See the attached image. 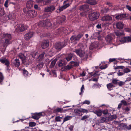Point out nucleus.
I'll return each mask as SVG.
<instances>
[{
  "label": "nucleus",
  "mask_w": 131,
  "mask_h": 131,
  "mask_svg": "<svg viewBox=\"0 0 131 131\" xmlns=\"http://www.w3.org/2000/svg\"><path fill=\"white\" fill-rule=\"evenodd\" d=\"M71 64V65H73V66H75L78 65V63L76 62H74L73 61H71L70 62Z\"/></svg>",
  "instance_id": "nucleus-51"
},
{
  "label": "nucleus",
  "mask_w": 131,
  "mask_h": 131,
  "mask_svg": "<svg viewBox=\"0 0 131 131\" xmlns=\"http://www.w3.org/2000/svg\"><path fill=\"white\" fill-rule=\"evenodd\" d=\"M29 126L30 127H33L35 126L36 125V124L34 122H31L29 123Z\"/></svg>",
  "instance_id": "nucleus-47"
},
{
  "label": "nucleus",
  "mask_w": 131,
  "mask_h": 131,
  "mask_svg": "<svg viewBox=\"0 0 131 131\" xmlns=\"http://www.w3.org/2000/svg\"><path fill=\"white\" fill-rule=\"evenodd\" d=\"M121 41L124 42H131V36L124 37L122 39Z\"/></svg>",
  "instance_id": "nucleus-19"
},
{
  "label": "nucleus",
  "mask_w": 131,
  "mask_h": 131,
  "mask_svg": "<svg viewBox=\"0 0 131 131\" xmlns=\"http://www.w3.org/2000/svg\"><path fill=\"white\" fill-rule=\"evenodd\" d=\"M14 63L16 67H18L20 65V62L19 60L18 59H15V62Z\"/></svg>",
  "instance_id": "nucleus-37"
},
{
  "label": "nucleus",
  "mask_w": 131,
  "mask_h": 131,
  "mask_svg": "<svg viewBox=\"0 0 131 131\" xmlns=\"http://www.w3.org/2000/svg\"><path fill=\"white\" fill-rule=\"evenodd\" d=\"M73 65L69 64L66 66H65L62 68L63 70H69L73 67Z\"/></svg>",
  "instance_id": "nucleus-24"
},
{
  "label": "nucleus",
  "mask_w": 131,
  "mask_h": 131,
  "mask_svg": "<svg viewBox=\"0 0 131 131\" xmlns=\"http://www.w3.org/2000/svg\"><path fill=\"white\" fill-rule=\"evenodd\" d=\"M125 15L124 14H121L120 15L117 16L115 18L116 19H119L120 20L122 19L123 18L125 17Z\"/></svg>",
  "instance_id": "nucleus-36"
},
{
  "label": "nucleus",
  "mask_w": 131,
  "mask_h": 131,
  "mask_svg": "<svg viewBox=\"0 0 131 131\" xmlns=\"http://www.w3.org/2000/svg\"><path fill=\"white\" fill-rule=\"evenodd\" d=\"M8 19H14L15 18V15L14 14H9L8 15Z\"/></svg>",
  "instance_id": "nucleus-38"
},
{
  "label": "nucleus",
  "mask_w": 131,
  "mask_h": 131,
  "mask_svg": "<svg viewBox=\"0 0 131 131\" xmlns=\"http://www.w3.org/2000/svg\"><path fill=\"white\" fill-rule=\"evenodd\" d=\"M15 31L17 32H21L27 29L23 24L17 25L15 26Z\"/></svg>",
  "instance_id": "nucleus-6"
},
{
  "label": "nucleus",
  "mask_w": 131,
  "mask_h": 131,
  "mask_svg": "<svg viewBox=\"0 0 131 131\" xmlns=\"http://www.w3.org/2000/svg\"><path fill=\"white\" fill-rule=\"evenodd\" d=\"M43 66V62H39L37 63L34 68L36 70H39L42 68Z\"/></svg>",
  "instance_id": "nucleus-18"
},
{
  "label": "nucleus",
  "mask_w": 131,
  "mask_h": 131,
  "mask_svg": "<svg viewBox=\"0 0 131 131\" xmlns=\"http://www.w3.org/2000/svg\"><path fill=\"white\" fill-rule=\"evenodd\" d=\"M118 80L116 79H114L112 80V83L115 84H116L118 83Z\"/></svg>",
  "instance_id": "nucleus-58"
},
{
  "label": "nucleus",
  "mask_w": 131,
  "mask_h": 131,
  "mask_svg": "<svg viewBox=\"0 0 131 131\" xmlns=\"http://www.w3.org/2000/svg\"><path fill=\"white\" fill-rule=\"evenodd\" d=\"M37 13L34 10H29L26 13L27 15L30 18L34 17L36 16Z\"/></svg>",
  "instance_id": "nucleus-8"
},
{
  "label": "nucleus",
  "mask_w": 131,
  "mask_h": 131,
  "mask_svg": "<svg viewBox=\"0 0 131 131\" xmlns=\"http://www.w3.org/2000/svg\"><path fill=\"white\" fill-rule=\"evenodd\" d=\"M125 31L126 32L131 33V29L129 28H125Z\"/></svg>",
  "instance_id": "nucleus-57"
},
{
  "label": "nucleus",
  "mask_w": 131,
  "mask_h": 131,
  "mask_svg": "<svg viewBox=\"0 0 131 131\" xmlns=\"http://www.w3.org/2000/svg\"><path fill=\"white\" fill-rule=\"evenodd\" d=\"M66 17L64 16H61L60 17H59L57 21V23H53V26L54 27L57 24H60L63 22L65 20Z\"/></svg>",
  "instance_id": "nucleus-9"
},
{
  "label": "nucleus",
  "mask_w": 131,
  "mask_h": 131,
  "mask_svg": "<svg viewBox=\"0 0 131 131\" xmlns=\"http://www.w3.org/2000/svg\"><path fill=\"white\" fill-rule=\"evenodd\" d=\"M88 3L91 5H94L96 4V2L95 0H89Z\"/></svg>",
  "instance_id": "nucleus-41"
},
{
  "label": "nucleus",
  "mask_w": 131,
  "mask_h": 131,
  "mask_svg": "<svg viewBox=\"0 0 131 131\" xmlns=\"http://www.w3.org/2000/svg\"><path fill=\"white\" fill-rule=\"evenodd\" d=\"M74 52H75L77 55L80 57H82V50L81 49H77Z\"/></svg>",
  "instance_id": "nucleus-27"
},
{
  "label": "nucleus",
  "mask_w": 131,
  "mask_h": 131,
  "mask_svg": "<svg viewBox=\"0 0 131 131\" xmlns=\"http://www.w3.org/2000/svg\"><path fill=\"white\" fill-rule=\"evenodd\" d=\"M131 80V78L130 77H128L127 78L126 80L124 82L126 84H128L126 83L127 82H129Z\"/></svg>",
  "instance_id": "nucleus-55"
},
{
  "label": "nucleus",
  "mask_w": 131,
  "mask_h": 131,
  "mask_svg": "<svg viewBox=\"0 0 131 131\" xmlns=\"http://www.w3.org/2000/svg\"><path fill=\"white\" fill-rule=\"evenodd\" d=\"M96 27L98 29H101L102 28L101 25V24L99 23L96 26Z\"/></svg>",
  "instance_id": "nucleus-62"
},
{
  "label": "nucleus",
  "mask_w": 131,
  "mask_h": 131,
  "mask_svg": "<svg viewBox=\"0 0 131 131\" xmlns=\"http://www.w3.org/2000/svg\"><path fill=\"white\" fill-rule=\"evenodd\" d=\"M109 11L108 8L104 7L102 8L101 10V12L102 14H104L107 13Z\"/></svg>",
  "instance_id": "nucleus-31"
},
{
  "label": "nucleus",
  "mask_w": 131,
  "mask_h": 131,
  "mask_svg": "<svg viewBox=\"0 0 131 131\" xmlns=\"http://www.w3.org/2000/svg\"><path fill=\"white\" fill-rule=\"evenodd\" d=\"M2 37L5 38L4 43L5 46H7L12 43V36L11 34H4L3 35Z\"/></svg>",
  "instance_id": "nucleus-2"
},
{
  "label": "nucleus",
  "mask_w": 131,
  "mask_h": 131,
  "mask_svg": "<svg viewBox=\"0 0 131 131\" xmlns=\"http://www.w3.org/2000/svg\"><path fill=\"white\" fill-rule=\"evenodd\" d=\"M90 9L89 6L88 4L82 5V17L87 16L88 13V11Z\"/></svg>",
  "instance_id": "nucleus-4"
},
{
  "label": "nucleus",
  "mask_w": 131,
  "mask_h": 131,
  "mask_svg": "<svg viewBox=\"0 0 131 131\" xmlns=\"http://www.w3.org/2000/svg\"><path fill=\"white\" fill-rule=\"evenodd\" d=\"M66 30V29L63 27L59 28L56 31L55 34L56 35H58L59 34L62 32H65Z\"/></svg>",
  "instance_id": "nucleus-13"
},
{
  "label": "nucleus",
  "mask_w": 131,
  "mask_h": 131,
  "mask_svg": "<svg viewBox=\"0 0 131 131\" xmlns=\"http://www.w3.org/2000/svg\"><path fill=\"white\" fill-rule=\"evenodd\" d=\"M94 112L98 116H100L102 114V110L99 109L95 111Z\"/></svg>",
  "instance_id": "nucleus-28"
},
{
  "label": "nucleus",
  "mask_w": 131,
  "mask_h": 131,
  "mask_svg": "<svg viewBox=\"0 0 131 131\" xmlns=\"http://www.w3.org/2000/svg\"><path fill=\"white\" fill-rule=\"evenodd\" d=\"M67 63V62L66 61L65 59L60 60L59 62L58 66L59 67H62L65 65Z\"/></svg>",
  "instance_id": "nucleus-25"
},
{
  "label": "nucleus",
  "mask_w": 131,
  "mask_h": 131,
  "mask_svg": "<svg viewBox=\"0 0 131 131\" xmlns=\"http://www.w3.org/2000/svg\"><path fill=\"white\" fill-rule=\"evenodd\" d=\"M37 2L40 3L43 2L44 5H46L49 3L50 1L49 0H36Z\"/></svg>",
  "instance_id": "nucleus-30"
},
{
  "label": "nucleus",
  "mask_w": 131,
  "mask_h": 131,
  "mask_svg": "<svg viewBox=\"0 0 131 131\" xmlns=\"http://www.w3.org/2000/svg\"><path fill=\"white\" fill-rule=\"evenodd\" d=\"M106 120V119L105 118L102 117L100 120V121H99V122L102 123H104L105 122V121Z\"/></svg>",
  "instance_id": "nucleus-50"
},
{
  "label": "nucleus",
  "mask_w": 131,
  "mask_h": 131,
  "mask_svg": "<svg viewBox=\"0 0 131 131\" xmlns=\"http://www.w3.org/2000/svg\"><path fill=\"white\" fill-rule=\"evenodd\" d=\"M82 60H86L88 58L87 53L82 51Z\"/></svg>",
  "instance_id": "nucleus-35"
},
{
  "label": "nucleus",
  "mask_w": 131,
  "mask_h": 131,
  "mask_svg": "<svg viewBox=\"0 0 131 131\" xmlns=\"http://www.w3.org/2000/svg\"><path fill=\"white\" fill-rule=\"evenodd\" d=\"M114 34L117 37H119L120 36L123 35V33L119 30L115 31Z\"/></svg>",
  "instance_id": "nucleus-29"
},
{
  "label": "nucleus",
  "mask_w": 131,
  "mask_h": 131,
  "mask_svg": "<svg viewBox=\"0 0 131 131\" xmlns=\"http://www.w3.org/2000/svg\"><path fill=\"white\" fill-rule=\"evenodd\" d=\"M49 42L48 40H44L41 44V47L42 49H45L49 46Z\"/></svg>",
  "instance_id": "nucleus-15"
},
{
  "label": "nucleus",
  "mask_w": 131,
  "mask_h": 131,
  "mask_svg": "<svg viewBox=\"0 0 131 131\" xmlns=\"http://www.w3.org/2000/svg\"><path fill=\"white\" fill-rule=\"evenodd\" d=\"M124 24L121 22H118L116 24V27L117 28L119 29H122L124 27Z\"/></svg>",
  "instance_id": "nucleus-22"
},
{
  "label": "nucleus",
  "mask_w": 131,
  "mask_h": 131,
  "mask_svg": "<svg viewBox=\"0 0 131 131\" xmlns=\"http://www.w3.org/2000/svg\"><path fill=\"white\" fill-rule=\"evenodd\" d=\"M107 67V66L106 64L104 65L103 66H101L100 67V68L101 69H104Z\"/></svg>",
  "instance_id": "nucleus-59"
},
{
  "label": "nucleus",
  "mask_w": 131,
  "mask_h": 131,
  "mask_svg": "<svg viewBox=\"0 0 131 131\" xmlns=\"http://www.w3.org/2000/svg\"><path fill=\"white\" fill-rule=\"evenodd\" d=\"M122 126L123 127V129H126L128 130L131 129V124L129 125L128 126H127L126 124H123L122 125Z\"/></svg>",
  "instance_id": "nucleus-26"
},
{
  "label": "nucleus",
  "mask_w": 131,
  "mask_h": 131,
  "mask_svg": "<svg viewBox=\"0 0 131 131\" xmlns=\"http://www.w3.org/2000/svg\"><path fill=\"white\" fill-rule=\"evenodd\" d=\"M63 112V109L60 108H57L55 109L54 112V113H58L60 112V113H62Z\"/></svg>",
  "instance_id": "nucleus-34"
},
{
  "label": "nucleus",
  "mask_w": 131,
  "mask_h": 131,
  "mask_svg": "<svg viewBox=\"0 0 131 131\" xmlns=\"http://www.w3.org/2000/svg\"><path fill=\"white\" fill-rule=\"evenodd\" d=\"M42 115V113L41 112L38 113H36L34 115L32 116L31 118L35 119H38L40 118Z\"/></svg>",
  "instance_id": "nucleus-16"
},
{
  "label": "nucleus",
  "mask_w": 131,
  "mask_h": 131,
  "mask_svg": "<svg viewBox=\"0 0 131 131\" xmlns=\"http://www.w3.org/2000/svg\"><path fill=\"white\" fill-rule=\"evenodd\" d=\"M130 70L127 68H126L124 69L123 70V72L124 73H126L130 72Z\"/></svg>",
  "instance_id": "nucleus-44"
},
{
  "label": "nucleus",
  "mask_w": 131,
  "mask_h": 131,
  "mask_svg": "<svg viewBox=\"0 0 131 131\" xmlns=\"http://www.w3.org/2000/svg\"><path fill=\"white\" fill-rule=\"evenodd\" d=\"M114 69L115 71H116L117 69H124V67L123 66H113Z\"/></svg>",
  "instance_id": "nucleus-39"
},
{
  "label": "nucleus",
  "mask_w": 131,
  "mask_h": 131,
  "mask_svg": "<svg viewBox=\"0 0 131 131\" xmlns=\"http://www.w3.org/2000/svg\"><path fill=\"white\" fill-rule=\"evenodd\" d=\"M112 19V17L109 15H106L102 17L101 20L103 21H110Z\"/></svg>",
  "instance_id": "nucleus-11"
},
{
  "label": "nucleus",
  "mask_w": 131,
  "mask_h": 131,
  "mask_svg": "<svg viewBox=\"0 0 131 131\" xmlns=\"http://www.w3.org/2000/svg\"><path fill=\"white\" fill-rule=\"evenodd\" d=\"M5 12L4 9L2 8H0V16L5 14Z\"/></svg>",
  "instance_id": "nucleus-49"
},
{
  "label": "nucleus",
  "mask_w": 131,
  "mask_h": 131,
  "mask_svg": "<svg viewBox=\"0 0 131 131\" xmlns=\"http://www.w3.org/2000/svg\"><path fill=\"white\" fill-rule=\"evenodd\" d=\"M102 113L104 115H106L108 113V111L107 109L102 111Z\"/></svg>",
  "instance_id": "nucleus-60"
},
{
  "label": "nucleus",
  "mask_w": 131,
  "mask_h": 131,
  "mask_svg": "<svg viewBox=\"0 0 131 131\" xmlns=\"http://www.w3.org/2000/svg\"><path fill=\"white\" fill-rule=\"evenodd\" d=\"M4 79V77L2 73L0 72V82L2 81Z\"/></svg>",
  "instance_id": "nucleus-54"
},
{
  "label": "nucleus",
  "mask_w": 131,
  "mask_h": 131,
  "mask_svg": "<svg viewBox=\"0 0 131 131\" xmlns=\"http://www.w3.org/2000/svg\"><path fill=\"white\" fill-rule=\"evenodd\" d=\"M55 9V7L53 5L47 6L45 8L44 11L46 12L51 13Z\"/></svg>",
  "instance_id": "nucleus-7"
},
{
  "label": "nucleus",
  "mask_w": 131,
  "mask_h": 131,
  "mask_svg": "<svg viewBox=\"0 0 131 131\" xmlns=\"http://www.w3.org/2000/svg\"><path fill=\"white\" fill-rule=\"evenodd\" d=\"M62 117H60L59 116H57L56 117L55 120L57 122H61Z\"/></svg>",
  "instance_id": "nucleus-45"
},
{
  "label": "nucleus",
  "mask_w": 131,
  "mask_h": 131,
  "mask_svg": "<svg viewBox=\"0 0 131 131\" xmlns=\"http://www.w3.org/2000/svg\"><path fill=\"white\" fill-rule=\"evenodd\" d=\"M34 8L37 10H39L40 9V8L38 7V6L36 4H35L34 5Z\"/></svg>",
  "instance_id": "nucleus-63"
},
{
  "label": "nucleus",
  "mask_w": 131,
  "mask_h": 131,
  "mask_svg": "<svg viewBox=\"0 0 131 131\" xmlns=\"http://www.w3.org/2000/svg\"><path fill=\"white\" fill-rule=\"evenodd\" d=\"M72 117L71 116H67L63 120V123L70 119Z\"/></svg>",
  "instance_id": "nucleus-43"
},
{
  "label": "nucleus",
  "mask_w": 131,
  "mask_h": 131,
  "mask_svg": "<svg viewBox=\"0 0 131 131\" xmlns=\"http://www.w3.org/2000/svg\"><path fill=\"white\" fill-rule=\"evenodd\" d=\"M57 60V58H56L51 62L50 66V68H52L54 66Z\"/></svg>",
  "instance_id": "nucleus-33"
},
{
  "label": "nucleus",
  "mask_w": 131,
  "mask_h": 131,
  "mask_svg": "<svg viewBox=\"0 0 131 131\" xmlns=\"http://www.w3.org/2000/svg\"><path fill=\"white\" fill-rule=\"evenodd\" d=\"M82 112V109L80 108L79 109L75 110L74 111V113L76 115H81Z\"/></svg>",
  "instance_id": "nucleus-23"
},
{
  "label": "nucleus",
  "mask_w": 131,
  "mask_h": 131,
  "mask_svg": "<svg viewBox=\"0 0 131 131\" xmlns=\"http://www.w3.org/2000/svg\"><path fill=\"white\" fill-rule=\"evenodd\" d=\"M117 84L120 86H122L123 85L126 84L125 82H124L122 81H121L119 82H118Z\"/></svg>",
  "instance_id": "nucleus-48"
},
{
  "label": "nucleus",
  "mask_w": 131,
  "mask_h": 131,
  "mask_svg": "<svg viewBox=\"0 0 131 131\" xmlns=\"http://www.w3.org/2000/svg\"><path fill=\"white\" fill-rule=\"evenodd\" d=\"M67 45L66 42L64 41V42L57 43L55 45V48L56 49L60 50Z\"/></svg>",
  "instance_id": "nucleus-5"
},
{
  "label": "nucleus",
  "mask_w": 131,
  "mask_h": 131,
  "mask_svg": "<svg viewBox=\"0 0 131 131\" xmlns=\"http://www.w3.org/2000/svg\"><path fill=\"white\" fill-rule=\"evenodd\" d=\"M88 17L91 21L94 20L98 18L100 15L99 13L97 12L92 11L88 13Z\"/></svg>",
  "instance_id": "nucleus-1"
},
{
  "label": "nucleus",
  "mask_w": 131,
  "mask_h": 131,
  "mask_svg": "<svg viewBox=\"0 0 131 131\" xmlns=\"http://www.w3.org/2000/svg\"><path fill=\"white\" fill-rule=\"evenodd\" d=\"M76 37L74 36H72L70 38V39L71 41H76Z\"/></svg>",
  "instance_id": "nucleus-61"
},
{
  "label": "nucleus",
  "mask_w": 131,
  "mask_h": 131,
  "mask_svg": "<svg viewBox=\"0 0 131 131\" xmlns=\"http://www.w3.org/2000/svg\"><path fill=\"white\" fill-rule=\"evenodd\" d=\"M117 116L115 115H113L109 116L108 118L109 120L111 121L113 119H115L117 118Z\"/></svg>",
  "instance_id": "nucleus-40"
},
{
  "label": "nucleus",
  "mask_w": 131,
  "mask_h": 131,
  "mask_svg": "<svg viewBox=\"0 0 131 131\" xmlns=\"http://www.w3.org/2000/svg\"><path fill=\"white\" fill-rule=\"evenodd\" d=\"M44 54V53H43L40 55L38 57V59L40 60H42L43 58Z\"/></svg>",
  "instance_id": "nucleus-46"
},
{
  "label": "nucleus",
  "mask_w": 131,
  "mask_h": 131,
  "mask_svg": "<svg viewBox=\"0 0 131 131\" xmlns=\"http://www.w3.org/2000/svg\"><path fill=\"white\" fill-rule=\"evenodd\" d=\"M0 61L3 63L4 64H5L7 66H8L9 65V62L6 59L2 58L0 59Z\"/></svg>",
  "instance_id": "nucleus-20"
},
{
  "label": "nucleus",
  "mask_w": 131,
  "mask_h": 131,
  "mask_svg": "<svg viewBox=\"0 0 131 131\" xmlns=\"http://www.w3.org/2000/svg\"><path fill=\"white\" fill-rule=\"evenodd\" d=\"M52 25V23L50 22V20L47 19L45 21H40L38 24V26L39 27L47 26L50 27Z\"/></svg>",
  "instance_id": "nucleus-3"
},
{
  "label": "nucleus",
  "mask_w": 131,
  "mask_h": 131,
  "mask_svg": "<svg viewBox=\"0 0 131 131\" xmlns=\"http://www.w3.org/2000/svg\"><path fill=\"white\" fill-rule=\"evenodd\" d=\"M23 74L25 76H27L28 74V73L27 71L25 70H23Z\"/></svg>",
  "instance_id": "nucleus-52"
},
{
  "label": "nucleus",
  "mask_w": 131,
  "mask_h": 131,
  "mask_svg": "<svg viewBox=\"0 0 131 131\" xmlns=\"http://www.w3.org/2000/svg\"><path fill=\"white\" fill-rule=\"evenodd\" d=\"M122 104L125 105H127L126 102L124 100H122L121 101Z\"/></svg>",
  "instance_id": "nucleus-64"
},
{
  "label": "nucleus",
  "mask_w": 131,
  "mask_h": 131,
  "mask_svg": "<svg viewBox=\"0 0 131 131\" xmlns=\"http://www.w3.org/2000/svg\"><path fill=\"white\" fill-rule=\"evenodd\" d=\"M69 6V4H66L60 7L57 10L56 12L57 13H60L63 11L64 9H66Z\"/></svg>",
  "instance_id": "nucleus-12"
},
{
  "label": "nucleus",
  "mask_w": 131,
  "mask_h": 131,
  "mask_svg": "<svg viewBox=\"0 0 131 131\" xmlns=\"http://www.w3.org/2000/svg\"><path fill=\"white\" fill-rule=\"evenodd\" d=\"M73 56V55L72 54H69L68 55V56L66 57V60L67 61H70L72 59Z\"/></svg>",
  "instance_id": "nucleus-42"
},
{
  "label": "nucleus",
  "mask_w": 131,
  "mask_h": 131,
  "mask_svg": "<svg viewBox=\"0 0 131 131\" xmlns=\"http://www.w3.org/2000/svg\"><path fill=\"white\" fill-rule=\"evenodd\" d=\"M106 86L107 88L110 91L112 90L113 87L114 86V85L112 83H110L107 84Z\"/></svg>",
  "instance_id": "nucleus-32"
},
{
  "label": "nucleus",
  "mask_w": 131,
  "mask_h": 131,
  "mask_svg": "<svg viewBox=\"0 0 131 131\" xmlns=\"http://www.w3.org/2000/svg\"><path fill=\"white\" fill-rule=\"evenodd\" d=\"M33 4V2L32 1L30 0L28 1L26 4L27 7L28 9L31 8L32 7Z\"/></svg>",
  "instance_id": "nucleus-21"
},
{
  "label": "nucleus",
  "mask_w": 131,
  "mask_h": 131,
  "mask_svg": "<svg viewBox=\"0 0 131 131\" xmlns=\"http://www.w3.org/2000/svg\"><path fill=\"white\" fill-rule=\"evenodd\" d=\"M19 58L21 59L23 63H25L26 61V57L24 54L19 53L18 54Z\"/></svg>",
  "instance_id": "nucleus-17"
},
{
  "label": "nucleus",
  "mask_w": 131,
  "mask_h": 131,
  "mask_svg": "<svg viewBox=\"0 0 131 131\" xmlns=\"http://www.w3.org/2000/svg\"><path fill=\"white\" fill-rule=\"evenodd\" d=\"M114 36L113 35H108L105 38L106 41L108 43H110L113 40Z\"/></svg>",
  "instance_id": "nucleus-14"
},
{
  "label": "nucleus",
  "mask_w": 131,
  "mask_h": 131,
  "mask_svg": "<svg viewBox=\"0 0 131 131\" xmlns=\"http://www.w3.org/2000/svg\"><path fill=\"white\" fill-rule=\"evenodd\" d=\"M82 37L81 34H79L76 37V40H79Z\"/></svg>",
  "instance_id": "nucleus-56"
},
{
  "label": "nucleus",
  "mask_w": 131,
  "mask_h": 131,
  "mask_svg": "<svg viewBox=\"0 0 131 131\" xmlns=\"http://www.w3.org/2000/svg\"><path fill=\"white\" fill-rule=\"evenodd\" d=\"M33 35L34 33L33 32H29L25 35L24 38L25 40H28L31 38Z\"/></svg>",
  "instance_id": "nucleus-10"
},
{
  "label": "nucleus",
  "mask_w": 131,
  "mask_h": 131,
  "mask_svg": "<svg viewBox=\"0 0 131 131\" xmlns=\"http://www.w3.org/2000/svg\"><path fill=\"white\" fill-rule=\"evenodd\" d=\"M90 103V101L88 100H85L82 103V105L84 104H86L89 105Z\"/></svg>",
  "instance_id": "nucleus-53"
}]
</instances>
